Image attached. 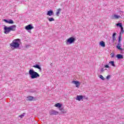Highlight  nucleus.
Wrapping results in <instances>:
<instances>
[{"instance_id": "31", "label": "nucleus", "mask_w": 124, "mask_h": 124, "mask_svg": "<svg viewBox=\"0 0 124 124\" xmlns=\"http://www.w3.org/2000/svg\"><path fill=\"white\" fill-rule=\"evenodd\" d=\"M30 93H35V91H34L33 90H31V91H30Z\"/></svg>"}, {"instance_id": "28", "label": "nucleus", "mask_w": 124, "mask_h": 124, "mask_svg": "<svg viewBox=\"0 0 124 124\" xmlns=\"http://www.w3.org/2000/svg\"><path fill=\"white\" fill-rule=\"evenodd\" d=\"M110 56H111V58H114V57H115V53H111Z\"/></svg>"}, {"instance_id": "2", "label": "nucleus", "mask_w": 124, "mask_h": 124, "mask_svg": "<svg viewBox=\"0 0 124 124\" xmlns=\"http://www.w3.org/2000/svg\"><path fill=\"white\" fill-rule=\"evenodd\" d=\"M20 42H21L20 39H16L13 41L12 43L10 44V46L12 48H14V49H18L20 48Z\"/></svg>"}, {"instance_id": "5", "label": "nucleus", "mask_w": 124, "mask_h": 124, "mask_svg": "<svg viewBox=\"0 0 124 124\" xmlns=\"http://www.w3.org/2000/svg\"><path fill=\"white\" fill-rule=\"evenodd\" d=\"M62 104L58 103L55 105V107H57V108H59V110L61 111L62 113L63 114L64 113V109H63V108H62Z\"/></svg>"}, {"instance_id": "27", "label": "nucleus", "mask_w": 124, "mask_h": 124, "mask_svg": "<svg viewBox=\"0 0 124 124\" xmlns=\"http://www.w3.org/2000/svg\"><path fill=\"white\" fill-rule=\"evenodd\" d=\"M110 78H111V75H108V76L106 77L107 80H109Z\"/></svg>"}, {"instance_id": "3", "label": "nucleus", "mask_w": 124, "mask_h": 124, "mask_svg": "<svg viewBox=\"0 0 124 124\" xmlns=\"http://www.w3.org/2000/svg\"><path fill=\"white\" fill-rule=\"evenodd\" d=\"M29 74L31 79H35L38 77H40V75L37 72L34 71L33 69L29 70Z\"/></svg>"}, {"instance_id": "34", "label": "nucleus", "mask_w": 124, "mask_h": 124, "mask_svg": "<svg viewBox=\"0 0 124 124\" xmlns=\"http://www.w3.org/2000/svg\"><path fill=\"white\" fill-rule=\"evenodd\" d=\"M50 65H52V63L50 64Z\"/></svg>"}, {"instance_id": "32", "label": "nucleus", "mask_w": 124, "mask_h": 124, "mask_svg": "<svg viewBox=\"0 0 124 124\" xmlns=\"http://www.w3.org/2000/svg\"><path fill=\"white\" fill-rule=\"evenodd\" d=\"M104 72V69L103 68L101 69V72Z\"/></svg>"}, {"instance_id": "21", "label": "nucleus", "mask_w": 124, "mask_h": 124, "mask_svg": "<svg viewBox=\"0 0 124 124\" xmlns=\"http://www.w3.org/2000/svg\"><path fill=\"white\" fill-rule=\"evenodd\" d=\"M109 63L110 64H111V65H112V66H113V67L116 66V65L115 64V62L114 61L109 62Z\"/></svg>"}, {"instance_id": "26", "label": "nucleus", "mask_w": 124, "mask_h": 124, "mask_svg": "<svg viewBox=\"0 0 124 124\" xmlns=\"http://www.w3.org/2000/svg\"><path fill=\"white\" fill-rule=\"evenodd\" d=\"M25 115H26V113H23L21 115H19V117L21 119H23V117H24L25 116Z\"/></svg>"}, {"instance_id": "12", "label": "nucleus", "mask_w": 124, "mask_h": 124, "mask_svg": "<svg viewBox=\"0 0 124 124\" xmlns=\"http://www.w3.org/2000/svg\"><path fill=\"white\" fill-rule=\"evenodd\" d=\"M35 99H36V98H34L32 96H29L27 97V100L28 101H32V100H35Z\"/></svg>"}, {"instance_id": "15", "label": "nucleus", "mask_w": 124, "mask_h": 124, "mask_svg": "<svg viewBox=\"0 0 124 124\" xmlns=\"http://www.w3.org/2000/svg\"><path fill=\"white\" fill-rule=\"evenodd\" d=\"M116 57L118 60H122L124 59V55L123 54H118L116 55Z\"/></svg>"}, {"instance_id": "10", "label": "nucleus", "mask_w": 124, "mask_h": 124, "mask_svg": "<svg viewBox=\"0 0 124 124\" xmlns=\"http://www.w3.org/2000/svg\"><path fill=\"white\" fill-rule=\"evenodd\" d=\"M33 67H34L35 68H37L39 69V70L41 72L42 71V69L41 68V67H40V65L38 64H36L35 65H34L32 66Z\"/></svg>"}, {"instance_id": "18", "label": "nucleus", "mask_w": 124, "mask_h": 124, "mask_svg": "<svg viewBox=\"0 0 124 124\" xmlns=\"http://www.w3.org/2000/svg\"><path fill=\"white\" fill-rule=\"evenodd\" d=\"M61 11H62V9L59 8L57 10V12L56 13V16H60V14L61 13Z\"/></svg>"}, {"instance_id": "25", "label": "nucleus", "mask_w": 124, "mask_h": 124, "mask_svg": "<svg viewBox=\"0 0 124 124\" xmlns=\"http://www.w3.org/2000/svg\"><path fill=\"white\" fill-rule=\"evenodd\" d=\"M99 78H100V79H101V80H105V78H104V77H103V76H102V75H100Z\"/></svg>"}, {"instance_id": "9", "label": "nucleus", "mask_w": 124, "mask_h": 124, "mask_svg": "<svg viewBox=\"0 0 124 124\" xmlns=\"http://www.w3.org/2000/svg\"><path fill=\"white\" fill-rule=\"evenodd\" d=\"M3 21L7 24H14V21L12 19H3Z\"/></svg>"}, {"instance_id": "20", "label": "nucleus", "mask_w": 124, "mask_h": 124, "mask_svg": "<svg viewBox=\"0 0 124 124\" xmlns=\"http://www.w3.org/2000/svg\"><path fill=\"white\" fill-rule=\"evenodd\" d=\"M119 18H121V16L114 15V16H112V19H119Z\"/></svg>"}, {"instance_id": "6", "label": "nucleus", "mask_w": 124, "mask_h": 124, "mask_svg": "<svg viewBox=\"0 0 124 124\" xmlns=\"http://www.w3.org/2000/svg\"><path fill=\"white\" fill-rule=\"evenodd\" d=\"M116 48L118 50H120V51H121V54H124V52H123V51H124V49L122 48V44H121V42H118Z\"/></svg>"}, {"instance_id": "13", "label": "nucleus", "mask_w": 124, "mask_h": 124, "mask_svg": "<svg viewBox=\"0 0 124 124\" xmlns=\"http://www.w3.org/2000/svg\"><path fill=\"white\" fill-rule=\"evenodd\" d=\"M73 84H75V85H76V87L77 88H79V86L80 85V82L78 81H76V80H73L72 81Z\"/></svg>"}, {"instance_id": "24", "label": "nucleus", "mask_w": 124, "mask_h": 124, "mask_svg": "<svg viewBox=\"0 0 124 124\" xmlns=\"http://www.w3.org/2000/svg\"><path fill=\"white\" fill-rule=\"evenodd\" d=\"M120 29H121V31L120 32V35H122V34H123V33H124V27L120 28Z\"/></svg>"}, {"instance_id": "17", "label": "nucleus", "mask_w": 124, "mask_h": 124, "mask_svg": "<svg viewBox=\"0 0 124 124\" xmlns=\"http://www.w3.org/2000/svg\"><path fill=\"white\" fill-rule=\"evenodd\" d=\"M99 45L100 46H101V47H103V48H104V47H105L106 46L105 42H104V41H102L100 42Z\"/></svg>"}, {"instance_id": "19", "label": "nucleus", "mask_w": 124, "mask_h": 124, "mask_svg": "<svg viewBox=\"0 0 124 124\" xmlns=\"http://www.w3.org/2000/svg\"><path fill=\"white\" fill-rule=\"evenodd\" d=\"M116 27H119L121 29L123 27V23H118L116 24Z\"/></svg>"}, {"instance_id": "30", "label": "nucleus", "mask_w": 124, "mask_h": 124, "mask_svg": "<svg viewBox=\"0 0 124 124\" xmlns=\"http://www.w3.org/2000/svg\"><path fill=\"white\" fill-rule=\"evenodd\" d=\"M83 98L84 99H86L87 100H88V97H86V96H83Z\"/></svg>"}, {"instance_id": "16", "label": "nucleus", "mask_w": 124, "mask_h": 124, "mask_svg": "<svg viewBox=\"0 0 124 124\" xmlns=\"http://www.w3.org/2000/svg\"><path fill=\"white\" fill-rule=\"evenodd\" d=\"M117 35V33L116 32H114L113 34H112V41L113 42H115V40H116V38H115V36Z\"/></svg>"}, {"instance_id": "8", "label": "nucleus", "mask_w": 124, "mask_h": 124, "mask_svg": "<svg viewBox=\"0 0 124 124\" xmlns=\"http://www.w3.org/2000/svg\"><path fill=\"white\" fill-rule=\"evenodd\" d=\"M32 29H34V27L32 26V24H29L25 26V30L26 31H31Z\"/></svg>"}, {"instance_id": "33", "label": "nucleus", "mask_w": 124, "mask_h": 124, "mask_svg": "<svg viewBox=\"0 0 124 124\" xmlns=\"http://www.w3.org/2000/svg\"><path fill=\"white\" fill-rule=\"evenodd\" d=\"M26 48H29L30 47V46L29 45H27L25 46Z\"/></svg>"}, {"instance_id": "1", "label": "nucleus", "mask_w": 124, "mask_h": 124, "mask_svg": "<svg viewBox=\"0 0 124 124\" xmlns=\"http://www.w3.org/2000/svg\"><path fill=\"white\" fill-rule=\"evenodd\" d=\"M3 30L4 33H5V34H8V33H10V31H16V25H14L11 26L4 25Z\"/></svg>"}, {"instance_id": "29", "label": "nucleus", "mask_w": 124, "mask_h": 124, "mask_svg": "<svg viewBox=\"0 0 124 124\" xmlns=\"http://www.w3.org/2000/svg\"><path fill=\"white\" fill-rule=\"evenodd\" d=\"M104 67H105L106 68H109L110 67L108 64H106L104 65Z\"/></svg>"}, {"instance_id": "7", "label": "nucleus", "mask_w": 124, "mask_h": 124, "mask_svg": "<svg viewBox=\"0 0 124 124\" xmlns=\"http://www.w3.org/2000/svg\"><path fill=\"white\" fill-rule=\"evenodd\" d=\"M49 115L50 116H53L58 115L59 114V112H58L57 110H55L54 109H51L49 111Z\"/></svg>"}, {"instance_id": "11", "label": "nucleus", "mask_w": 124, "mask_h": 124, "mask_svg": "<svg viewBox=\"0 0 124 124\" xmlns=\"http://www.w3.org/2000/svg\"><path fill=\"white\" fill-rule=\"evenodd\" d=\"M84 98V96L82 95H77L76 100H78V101H81L82 99Z\"/></svg>"}, {"instance_id": "23", "label": "nucleus", "mask_w": 124, "mask_h": 124, "mask_svg": "<svg viewBox=\"0 0 124 124\" xmlns=\"http://www.w3.org/2000/svg\"><path fill=\"white\" fill-rule=\"evenodd\" d=\"M123 40V37H122V35H120L118 37V42H121Z\"/></svg>"}, {"instance_id": "14", "label": "nucleus", "mask_w": 124, "mask_h": 124, "mask_svg": "<svg viewBox=\"0 0 124 124\" xmlns=\"http://www.w3.org/2000/svg\"><path fill=\"white\" fill-rule=\"evenodd\" d=\"M46 15L47 16H52L53 15H54V12L52 10H50L47 11Z\"/></svg>"}, {"instance_id": "22", "label": "nucleus", "mask_w": 124, "mask_h": 124, "mask_svg": "<svg viewBox=\"0 0 124 124\" xmlns=\"http://www.w3.org/2000/svg\"><path fill=\"white\" fill-rule=\"evenodd\" d=\"M47 18L49 22H53V21H55V19L53 17H47Z\"/></svg>"}, {"instance_id": "4", "label": "nucleus", "mask_w": 124, "mask_h": 124, "mask_svg": "<svg viewBox=\"0 0 124 124\" xmlns=\"http://www.w3.org/2000/svg\"><path fill=\"white\" fill-rule=\"evenodd\" d=\"M75 41H76V38L72 36L67 39L66 44V45H69V44H72L73 43H74Z\"/></svg>"}]
</instances>
